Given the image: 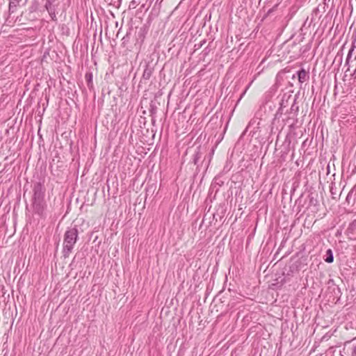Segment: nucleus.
Here are the masks:
<instances>
[{"label": "nucleus", "instance_id": "12", "mask_svg": "<svg viewBox=\"0 0 356 356\" xmlns=\"http://www.w3.org/2000/svg\"><path fill=\"white\" fill-rule=\"evenodd\" d=\"M53 1H54V0H47L46 1L44 8L47 10L54 8V6H53Z\"/></svg>", "mask_w": 356, "mask_h": 356}, {"label": "nucleus", "instance_id": "9", "mask_svg": "<svg viewBox=\"0 0 356 356\" xmlns=\"http://www.w3.org/2000/svg\"><path fill=\"white\" fill-rule=\"evenodd\" d=\"M325 261L327 263H332L334 261L333 253L331 249H328L326 251V258Z\"/></svg>", "mask_w": 356, "mask_h": 356}, {"label": "nucleus", "instance_id": "3", "mask_svg": "<svg viewBox=\"0 0 356 356\" xmlns=\"http://www.w3.org/2000/svg\"><path fill=\"white\" fill-rule=\"evenodd\" d=\"M33 195L32 198V201L33 200H44V188L41 183L38 182L34 184L33 186Z\"/></svg>", "mask_w": 356, "mask_h": 356}, {"label": "nucleus", "instance_id": "13", "mask_svg": "<svg viewBox=\"0 0 356 356\" xmlns=\"http://www.w3.org/2000/svg\"><path fill=\"white\" fill-rule=\"evenodd\" d=\"M291 111H294L296 113H298V106L296 105L295 102L292 104V106L291 107Z\"/></svg>", "mask_w": 356, "mask_h": 356}, {"label": "nucleus", "instance_id": "8", "mask_svg": "<svg viewBox=\"0 0 356 356\" xmlns=\"http://www.w3.org/2000/svg\"><path fill=\"white\" fill-rule=\"evenodd\" d=\"M85 79L87 83L88 87L90 89L92 88V74L91 72H87L85 75Z\"/></svg>", "mask_w": 356, "mask_h": 356}, {"label": "nucleus", "instance_id": "14", "mask_svg": "<svg viewBox=\"0 0 356 356\" xmlns=\"http://www.w3.org/2000/svg\"><path fill=\"white\" fill-rule=\"evenodd\" d=\"M333 190H334V186H333V184H332V186L330 187V191H331V193L332 195L334 194V193L333 192Z\"/></svg>", "mask_w": 356, "mask_h": 356}, {"label": "nucleus", "instance_id": "6", "mask_svg": "<svg viewBox=\"0 0 356 356\" xmlns=\"http://www.w3.org/2000/svg\"><path fill=\"white\" fill-rule=\"evenodd\" d=\"M152 72L153 68L149 64H146L143 73V79L145 80H149L152 74Z\"/></svg>", "mask_w": 356, "mask_h": 356}, {"label": "nucleus", "instance_id": "2", "mask_svg": "<svg viewBox=\"0 0 356 356\" xmlns=\"http://www.w3.org/2000/svg\"><path fill=\"white\" fill-rule=\"evenodd\" d=\"M33 211L38 216L43 217L45 214L47 207L44 200H33L32 201Z\"/></svg>", "mask_w": 356, "mask_h": 356}, {"label": "nucleus", "instance_id": "16", "mask_svg": "<svg viewBox=\"0 0 356 356\" xmlns=\"http://www.w3.org/2000/svg\"><path fill=\"white\" fill-rule=\"evenodd\" d=\"M246 90H248V88H245V90H244V92L243 93V95L246 92Z\"/></svg>", "mask_w": 356, "mask_h": 356}, {"label": "nucleus", "instance_id": "10", "mask_svg": "<svg viewBox=\"0 0 356 356\" xmlns=\"http://www.w3.org/2000/svg\"><path fill=\"white\" fill-rule=\"evenodd\" d=\"M39 7V3L38 1L34 0L31 2V5L29 7V10L31 13L36 12Z\"/></svg>", "mask_w": 356, "mask_h": 356}, {"label": "nucleus", "instance_id": "7", "mask_svg": "<svg viewBox=\"0 0 356 356\" xmlns=\"http://www.w3.org/2000/svg\"><path fill=\"white\" fill-rule=\"evenodd\" d=\"M355 40H356V39H355L354 42H353L351 48L350 49V50H349V51L348 53L346 59L345 65L348 66V69H347L346 71H348L350 70V58L352 57L353 51H354V49L355 48Z\"/></svg>", "mask_w": 356, "mask_h": 356}, {"label": "nucleus", "instance_id": "15", "mask_svg": "<svg viewBox=\"0 0 356 356\" xmlns=\"http://www.w3.org/2000/svg\"><path fill=\"white\" fill-rule=\"evenodd\" d=\"M353 356H356V347L353 350Z\"/></svg>", "mask_w": 356, "mask_h": 356}, {"label": "nucleus", "instance_id": "17", "mask_svg": "<svg viewBox=\"0 0 356 356\" xmlns=\"http://www.w3.org/2000/svg\"><path fill=\"white\" fill-rule=\"evenodd\" d=\"M246 90H248V88H245V90H244V92L243 93V95L246 92Z\"/></svg>", "mask_w": 356, "mask_h": 356}, {"label": "nucleus", "instance_id": "11", "mask_svg": "<svg viewBox=\"0 0 356 356\" xmlns=\"http://www.w3.org/2000/svg\"><path fill=\"white\" fill-rule=\"evenodd\" d=\"M47 12L49 13L51 20L56 22L57 20L56 15V9L55 8H51L49 10H47Z\"/></svg>", "mask_w": 356, "mask_h": 356}, {"label": "nucleus", "instance_id": "5", "mask_svg": "<svg viewBox=\"0 0 356 356\" xmlns=\"http://www.w3.org/2000/svg\"><path fill=\"white\" fill-rule=\"evenodd\" d=\"M297 75L298 81L301 83L305 82L309 79L308 73L304 69H301L300 70L298 71Z\"/></svg>", "mask_w": 356, "mask_h": 356}, {"label": "nucleus", "instance_id": "4", "mask_svg": "<svg viewBox=\"0 0 356 356\" xmlns=\"http://www.w3.org/2000/svg\"><path fill=\"white\" fill-rule=\"evenodd\" d=\"M22 0H9L8 13L11 15L17 11V7L20 6Z\"/></svg>", "mask_w": 356, "mask_h": 356}, {"label": "nucleus", "instance_id": "1", "mask_svg": "<svg viewBox=\"0 0 356 356\" xmlns=\"http://www.w3.org/2000/svg\"><path fill=\"white\" fill-rule=\"evenodd\" d=\"M79 231L76 227L68 228L64 234L63 254L67 257L72 252L78 239Z\"/></svg>", "mask_w": 356, "mask_h": 356}]
</instances>
